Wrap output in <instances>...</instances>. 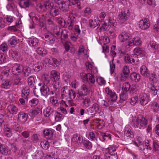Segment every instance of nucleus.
Here are the masks:
<instances>
[{
    "instance_id": "nucleus-1",
    "label": "nucleus",
    "mask_w": 159,
    "mask_h": 159,
    "mask_svg": "<svg viewBox=\"0 0 159 159\" xmlns=\"http://www.w3.org/2000/svg\"><path fill=\"white\" fill-rule=\"evenodd\" d=\"M45 77L43 78L42 85L40 88L41 95L45 97H47L48 95L51 94L57 95V93L59 90H57V91H55V88H53V89H51L52 90L50 91L49 87L51 84H50V78L48 76V74H45Z\"/></svg>"
},
{
    "instance_id": "nucleus-2",
    "label": "nucleus",
    "mask_w": 159,
    "mask_h": 159,
    "mask_svg": "<svg viewBox=\"0 0 159 159\" xmlns=\"http://www.w3.org/2000/svg\"><path fill=\"white\" fill-rule=\"evenodd\" d=\"M129 35L128 34L122 33L119 36V38L121 42H124L128 39L125 43L127 48H129L133 46H140L142 43L140 38L139 37L130 38Z\"/></svg>"
},
{
    "instance_id": "nucleus-3",
    "label": "nucleus",
    "mask_w": 159,
    "mask_h": 159,
    "mask_svg": "<svg viewBox=\"0 0 159 159\" xmlns=\"http://www.w3.org/2000/svg\"><path fill=\"white\" fill-rule=\"evenodd\" d=\"M45 74H48V76L50 78V84H51L52 81V85L53 88H55L56 91L57 90H59V89L61 86V83L60 81V73L55 70H52L51 71L50 76L49 75V73L48 71H46L44 73L43 78L45 77ZM56 90H55V91Z\"/></svg>"
},
{
    "instance_id": "nucleus-4",
    "label": "nucleus",
    "mask_w": 159,
    "mask_h": 159,
    "mask_svg": "<svg viewBox=\"0 0 159 159\" xmlns=\"http://www.w3.org/2000/svg\"><path fill=\"white\" fill-rule=\"evenodd\" d=\"M148 123L147 120L142 115L133 117L132 122L134 127L139 128L140 129H144Z\"/></svg>"
},
{
    "instance_id": "nucleus-5",
    "label": "nucleus",
    "mask_w": 159,
    "mask_h": 159,
    "mask_svg": "<svg viewBox=\"0 0 159 159\" xmlns=\"http://www.w3.org/2000/svg\"><path fill=\"white\" fill-rule=\"evenodd\" d=\"M105 92L111 98L110 99H106L109 107L112 105L113 102L116 101L117 97L116 93L108 88H106Z\"/></svg>"
},
{
    "instance_id": "nucleus-6",
    "label": "nucleus",
    "mask_w": 159,
    "mask_h": 159,
    "mask_svg": "<svg viewBox=\"0 0 159 159\" xmlns=\"http://www.w3.org/2000/svg\"><path fill=\"white\" fill-rule=\"evenodd\" d=\"M51 7V3L49 1H47L43 3H39L37 5L36 9L37 11L40 12L46 11L48 9Z\"/></svg>"
},
{
    "instance_id": "nucleus-7",
    "label": "nucleus",
    "mask_w": 159,
    "mask_h": 159,
    "mask_svg": "<svg viewBox=\"0 0 159 159\" xmlns=\"http://www.w3.org/2000/svg\"><path fill=\"white\" fill-rule=\"evenodd\" d=\"M130 71L129 67L128 66H125L122 70L120 76V79L121 81H124L129 76Z\"/></svg>"
},
{
    "instance_id": "nucleus-8",
    "label": "nucleus",
    "mask_w": 159,
    "mask_h": 159,
    "mask_svg": "<svg viewBox=\"0 0 159 159\" xmlns=\"http://www.w3.org/2000/svg\"><path fill=\"white\" fill-rule=\"evenodd\" d=\"M92 73H89L88 74L82 75L83 78L86 80L90 85H92L95 82V79L94 74Z\"/></svg>"
},
{
    "instance_id": "nucleus-9",
    "label": "nucleus",
    "mask_w": 159,
    "mask_h": 159,
    "mask_svg": "<svg viewBox=\"0 0 159 159\" xmlns=\"http://www.w3.org/2000/svg\"><path fill=\"white\" fill-rule=\"evenodd\" d=\"M130 14L129 10L122 11L118 15V17L120 21L124 22L128 19Z\"/></svg>"
},
{
    "instance_id": "nucleus-10",
    "label": "nucleus",
    "mask_w": 159,
    "mask_h": 159,
    "mask_svg": "<svg viewBox=\"0 0 159 159\" xmlns=\"http://www.w3.org/2000/svg\"><path fill=\"white\" fill-rule=\"evenodd\" d=\"M24 69L23 66L19 64H16L13 66L12 69V72L15 75H19L22 72Z\"/></svg>"
},
{
    "instance_id": "nucleus-11",
    "label": "nucleus",
    "mask_w": 159,
    "mask_h": 159,
    "mask_svg": "<svg viewBox=\"0 0 159 159\" xmlns=\"http://www.w3.org/2000/svg\"><path fill=\"white\" fill-rule=\"evenodd\" d=\"M49 9L50 10L49 11V14L52 17H55L59 15L60 10L58 6H54L52 3H51V7Z\"/></svg>"
},
{
    "instance_id": "nucleus-12",
    "label": "nucleus",
    "mask_w": 159,
    "mask_h": 159,
    "mask_svg": "<svg viewBox=\"0 0 159 159\" xmlns=\"http://www.w3.org/2000/svg\"><path fill=\"white\" fill-rule=\"evenodd\" d=\"M150 26V21L148 19H142L140 20L139 22V27L142 30L147 29Z\"/></svg>"
},
{
    "instance_id": "nucleus-13",
    "label": "nucleus",
    "mask_w": 159,
    "mask_h": 159,
    "mask_svg": "<svg viewBox=\"0 0 159 159\" xmlns=\"http://www.w3.org/2000/svg\"><path fill=\"white\" fill-rule=\"evenodd\" d=\"M44 37L43 38L49 44L54 43L55 39L53 35L51 32H48L47 33L44 34Z\"/></svg>"
},
{
    "instance_id": "nucleus-14",
    "label": "nucleus",
    "mask_w": 159,
    "mask_h": 159,
    "mask_svg": "<svg viewBox=\"0 0 159 159\" xmlns=\"http://www.w3.org/2000/svg\"><path fill=\"white\" fill-rule=\"evenodd\" d=\"M139 97L140 102L142 106L146 105L150 101L149 96L145 93H142Z\"/></svg>"
},
{
    "instance_id": "nucleus-15",
    "label": "nucleus",
    "mask_w": 159,
    "mask_h": 159,
    "mask_svg": "<svg viewBox=\"0 0 159 159\" xmlns=\"http://www.w3.org/2000/svg\"><path fill=\"white\" fill-rule=\"evenodd\" d=\"M99 109V107L98 105L96 103L93 104L92 106L88 108L87 111L88 114H90L91 115H94L98 112Z\"/></svg>"
},
{
    "instance_id": "nucleus-16",
    "label": "nucleus",
    "mask_w": 159,
    "mask_h": 159,
    "mask_svg": "<svg viewBox=\"0 0 159 159\" xmlns=\"http://www.w3.org/2000/svg\"><path fill=\"white\" fill-rule=\"evenodd\" d=\"M54 131V130L52 129H46L43 132V135L46 139H51L52 138Z\"/></svg>"
},
{
    "instance_id": "nucleus-17",
    "label": "nucleus",
    "mask_w": 159,
    "mask_h": 159,
    "mask_svg": "<svg viewBox=\"0 0 159 159\" xmlns=\"http://www.w3.org/2000/svg\"><path fill=\"white\" fill-rule=\"evenodd\" d=\"M71 140L75 144L78 145L82 142L83 139L82 136L78 134H75L73 135Z\"/></svg>"
},
{
    "instance_id": "nucleus-18",
    "label": "nucleus",
    "mask_w": 159,
    "mask_h": 159,
    "mask_svg": "<svg viewBox=\"0 0 159 159\" xmlns=\"http://www.w3.org/2000/svg\"><path fill=\"white\" fill-rule=\"evenodd\" d=\"M85 66L87 71L89 73L92 74H96L98 73V70L96 67L93 66L89 62L85 63Z\"/></svg>"
},
{
    "instance_id": "nucleus-19",
    "label": "nucleus",
    "mask_w": 159,
    "mask_h": 159,
    "mask_svg": "<svg viewBox=\"0 0 159 159\" xmlns=\"http://www.w3.org/2000/svg\"><path fill=\"white\" fill-rule=\"evenodd\" d=\"M116 148L115 146L110 145L108 148L106 149L104 153H109L111 156H115L117 154V152H116Z\"/></svg>"
},
{
    "instance_id": "nucleus-20",
    "label": "nucleus",
    "mask_w": 159,
    "mask_h": 159,
    "mask_svg": "<svg viewBox=\"0 0 159 159\" xmlns=\"http://www.w3.org/2000/svg\"><path fill=\"white\" fill-rule=\"evenodd\" d=\"M124 134L127 137L131 138L134 136V133L132 130L131 127L129 125H126L124 130Z\"/></svg>"
},
{
    "instance_id": "nucleus-21",
    "label": "nucleus",
    "mask_w": 159,
    "mask_h": 159,
    "mask_svg": "<svg viewBox=\"0 0 159 159\" xmlns=\"http://www.w3.org/2000/svg\"><path fill=\"white\" fill-rule=\"evenodd\" d=\"M28 83L29 86L30 88L34 87L33 92L35 95L37 96V89L34 86L35 80L34 77L32 76H30L28 78Z\"/></svg>"
},
{
    "instance_id": "nucleus-22",
    "label": "nucleus",
    "mask_w": 159,
    "mask_h": 159,
    "mask_svg": "<svg viewBox=\"0 0 159 159\" xmlns=\"http://www.w3.org/2000/svg\"><path fill=\"white\" fill-rule=\"evenodd\" d=\"M159 48V45L157 43L154 41H151L148 44V48L150 51H154L158 49Z\"/></svg>"
},
{
    "instance_id": "nucleus-23",
    "label": "nucleus",
    "mask_w": 159,
    "mask_h": 159,
    "mask_svg": "<svg viewBox=\"0 0 159 159\" xmlns=\"http://www.w3.org/2000/svg\"><path fill=\"white\" fill-rule=\"evenodd\" d=\"M17 120L21 123L25 122L27 119V114L23 112H20L18 114Z\"/></svg>"
},
{
    "instance_id": "nucleus-24",
    "label": "nucleus",
    "mask_w": 159,
    "mask_h": 159,
    "mask_svg": "<svg viewBox=\"0 0 159 159\" xmlns=\"http://www.w3.org/2000/svg\"><path fill=\"white\" fill-rule=\"evenodd\" d=\"M140 71L141 75L144 77H148L149 76L148 70L145 65H143L140 67Z\"/></svg>"
},
{
    "instance_id": "nucleus-25",
    "label": "nucleus",
    "mask_w": 159,
    "mask_h": 159,
    "mask_svg": "<svg viewBox=\"0 0 159 159\" xmlns=\"http://www.w3.org/2000/svg\"><path fill=\"white\" fill-rule=\"evenodd\" d=\"M10 55L13 59L18 61L20 59L21 54L20 53L16 51H11L10 52Z\"/></svg>"
},
{
    "instance_id": "nucleus-26",
    "label": "nucleus",
    "mask_w": 159,
    "mask_h": 159,
    "mask_svg": "<svg viewBox=\"0 0 159 159\" xmlns=\"http://www.w3.org/2000/svg\"><path fill=\"white\" fill-rule=\"evenodd\" d=\"M75 17L73 16V15H71L69 17V19L67 20L68 25V29L70 30H72L73 28L74 24V21Z\"/></svg>"
},
{
    "instance_id": "nucleus-27",
    "label": "nucleus",
    "mask_w": 159,
    "mask_h": 159,
    "mask_svg": "<svg viewBox=\"0 0 159 159\" xmlns=\"http://www.w3.org/2000/svg\"><path fill=\"white\" fill-rule=\"evenodd\" d=\"M8 111L12 114H16L18 111V108L15 106L13 105H9L7 107Z\"/></svg>"
},
{
    "instance_id": "nucleus-28",
    "label": "nucleus",
    "mask_w": 159,
    "mask_h": 159,
    "mask_svg": "<svg viewBox=\"0 0 159 159\" xmlns=\"http://www.w3.org/2000/svg\"><path fill=\"white\" fill-rule=\"evenodd\" d=\"M43 64L41 62H38L34 64L33 69L35 71H39L41 70L43 67Z\"/></svg>"
},
{
    "instance_id": "nucleus-29",
    "label": "nucleus",
    "mask_w": 159,
    "mask_h": 159,
    "mask_svg": "<svg viewBox=\"0 0 159 159\" xmlns=\"http://www.w3.org/2000/svg\"><path fill=\"white\" fill-rule=\"evenodd\" d=\"M30 90L29 87L26 86L22 90V96L25 99H28L29 96Z\"/></svg>"
},
{
    "instance_id": "nucleus-30",
    "label": "nucleus",
    "mask_w": 159,
    "mask_h": 159,
    "mask_svg": "<svg viewBox=\"0 0 159 159\" xmlns=\"http://www.w3.org/2000/svg\"><path fill=\"white\" fill-rule=\"evenodd\" d=\"M30 5L29 0H21L19 2V5L22 8L28 7Z\"/></svg>"
},
{
    "instance_id": "nucleus-31",
    "label": "nucleus",
    "mask_w": 159,
    "mask_h": 159,
    "mask_svg": "<svg viewBox=\"0 0 159 159\" xmlns=\"http://www.w3.org/2000/svg\"><path fill=\"white\" fill-rule=\"evenodd\" d=\"M70 89L67 86L64 87L61 90V95L62 98H66L68 97Z\"/></svg>"
},
{
    "instance_id": "nucleus-32",
    "label": "nucleus",
    "mask_w": 159,
    "mask_h": 159,
    "mask_svg": "<svg viewBox=\"0 0 159 159\" xmlns=\"http://www.w3.org/2000/svg\"><path fill=\"white\" fill-rule=\"evenodd\" d=\"M58 5L59 6L58 7L59 8V10L60 9L64 12H68L69 10L68 5H66L64 2H62Z\"/></svg>"
},
{
    "instance_id": "nucleus-33",
    "label": "nucleus",
    "mask_w": 159,
    "mask_h": 159,
    "mask_svg": "<svg viewBox=\"0 0 159 159\" xmlns=\"http://www.w3.org/2000/svg\"><path fill=\"white\" fill-rule=\"evenodd\" d=\"M130 78L132 81L137 82L140 80V75L139 74L132 73L130 75Z\"/></svg>"
},
{
    "instance_id": "nucleus-34",
    "label": "nucleus",
    "mask_w": 159,
    "mask_h": 159,
    "mask_svg": "<svg viewBox=\"0 0 159 159\" xmlns=\"http://www.w3.org/2000/svg\"><path fill=\"white\" fill-rule=\"evenodd\" d=\"M28 42V44L31 46L33 47H37L39 42L38 40L36 38H30L29 39Z\"/></svg>"
},
{
    "instance_id": "nucleus-35",
    "label": "nucleus",
    "mask_w": 159,
    "mask_h": 159,
    "mask_svg": "<svg viewBox=\"0 0 159 159\" xmlns=\"http://www.w3.org/2000/svg\"><path fill=\"white\" fill-rule=\"evenodd\" d=\"M11 84V82L8 80H3L2 81L1 87L5 89L9 88Z\"/></svg>"
},
{
    "instance_id": "nucleus-36",
    "label": "nucleus",
    "mask_w": 159,
    "mask_h": 159,
    "mask_svg": "<svg viewBox=\"0 0 159 159\" xmlns=\"http://www.w3.org/2000/svg\"><path fill=\"white\" fill-rule=\"evenodd\" d=\"M37 52L39 55L42 57L45 56L47 54V50L43 47H39L37 49Z\"/></svg>"
},
{
    "instance_id": "nucleus-37",
    "label": "nucleus",
    "mask_w": 159,
    "mask_h": 159,
    "mask_svg": "<svg viewBox=\"0 0 159 159\" xmlns=\"http://www.w3.org/2000/svg\"><path fill=\"white\" fill-rule=\"evenodd\" d=\"M48 62L50 64L54 66H58L60 65V62L56 59L54 58H50L48 60Z\"/></svg>"
},
{
    "instance_id": "nucleus-38",
    "label": "nucleus",
    "mask_w": 159,
    "mask_h": 159,
    "mask_svg": "<svg viewBox=\"0 0 159 159\" xmlns=\"http://www.w3.org/2000/svg\"><path fill=\"white\" fill-rule=\"evenodd\" d=\"M44 116L46 117L49 116L52 113L54 114L53 110L50 107H48L44 110L43 112Z\"/></svg>"
},
{
    "instance_id": "nucleus-39",
    "label": "nucleus",
    "mask_w": 159,
    "mask_h": 159,
    "mask_svg": "<svg viewBox=\"0 0 159 159\" xmlns=\"http://www.w3.org/2000/svg\"><path fill=\"white\" fill-rule=\"evenodd\" d=\"M106 16V13L104 12L100 13L99 14L97 15V18L99 21L101 22H104L105 23L106 20L105 21L104 18Z\"/></svg>"
},
{
    "instance_id": "nucleus-40",
    "label": "nucleus",
    "mask_w": 159,
    "mask_h": 159,
    "mask_svg": "<svg viewBox=\"0 0 159 159\" xmlns=\"http://www.w3.org/2000/svg\"><path fill=\"white\" fill-rule=\"evenodd\" d=\"M50 99V102L53 106L56 107L58 105L59 102L56 96L51 97Z\"/></svg>"
},
{
    "instance_id": "nucleus-41",
    "label": "nucleus",
    "mask_w": 159,
    "mask_h": 159,
    "mask_svg": "<svg viewBox=\"0 0 159 159\" xmlns=\"http://www.w3.org/2000/svg\"><path fill=\"white\" fill-rule=\"evenodd\" d=\"M17 43V39L16 37L12 36L8 41V44L11 46H14Z\"/></svg>"
},
{
    "instance_id": "nucleus-42",
    "label": "nucleus",
    "mask_w": 159,
    "mask_h": 159,
    "mask_svg": "<svg viewBox=\"0 0 159 159\" xmlns=\"http://www.w3.org/2000/svg\"><path fill=\"white\" fill-rule=\"evenodd\" d=\"M132 58L133 55H129L128 54H125V55L124 60L126 63L129 64H132Z\"/></svg>"
},
{
    "instance_id": "nucleus-43",
    "label": "nucleus",
    "mask_w": 159,
    "mask_h": 159,
    "mask_svg": "<svg viewBox=\"0 0 159 159\" xmlns=\"http://www.w3.org/2000/svg\"><path fill=\"white\" fill-rule=\"evenodd\" d=\"M14 3L15 2H8V3L6 7L8 10L12 11H14L16 8Z\"/></svg>"
},
{
    "instance_id": "nucleus-44",
    "label": "nucleus",
    "mask_w": 159,
    "mask_h": 159,
    "mask_svg": "<svg viewBox=\"0 0 159 159\" xmlns=\"http://www.w3.org/2000/svg\"><path fill=\"white\" fill-rule=\"evenodd\" d=\"M101 135L104 140L108 141L111 140V135L107 133L102 132Z\"/></svg>"
},
{
    "instance_id": "nucleus-45",
    "label": "nucleus",
    "mask_w": 159,
    "mask_h": 159,
    "mask_svg": "<svg viewBox=\"0 0 159 159\" xmlns=\"http://www.w3.org/2000/svg\"><path fill=\"white\" fill-rule=\"evenodd\" d=\"M31 69L29 67H24V69L23 70V74L24 76L27 77L29 76L31 73Z\"/></svg>"
},
{
    "instance_id": "nucleus-46",
    "label": "nucleus",
    "mask_w": 159,
    "mask_h": 159,
    "mask_svg": "<svg viewBox=\"0 0 159 159\" xmlns=\"http://www.w3.org/2000/svg\"><path fill=\"white\" fill-rule=\"evenodd\" d=\"M8 149L7 147L2 144L0 147V152L1 154L6 155L8 154Z\"/></svg>"
},
{
    "instance_id": "nucleus-47",
    "label": "nucleus",
    "mask_w": 159,
    "mask_h": 159,
    "mask_svg": "<svg viewBox=\"0 0 159 159\" xmlns=\"http://www.w3.org/2000/svg\"><path fill=\"white\" fill-rule=\"evenodd\" d=\"M4 133L5 136L10 137L12 135V131L9 128L6 127L4 129Z\"/></svg>"
},
{
    "instance_id": "nucleus-48",
    "label": "nucleus",
    "mask_w": 159,
    "mask_h": 159,
    "mask_svg": "<svg viewBox=\"0 0 159 159\" xmlns=\"http://www.w3.org/2000/svg\"><path fill=\"white\" fill-rule=\"evenodd\" d=\"M54 115L55 117V120L56 122L60 121L63 119L62 115L56 111H54Z\"/></svg>"
},
{
    "instance_id": "nucleus-49",
    "label": "nucleus",
    "mask_w": 159,
    "mask_h": 159,
    "mask_svg": "<svg viewBox=\"0 0 159 159\" xmlns=\"http://www.w3.org/2000/svg\"><path fill=\"white\" fill-rule=\"evenodd\" d=\"M68 97L70 99V101H72L76 96V93L75 91L72 89H70Z\"/></svg>"
},
{
    "instance_id": "nucleus-50",
    "label": "nucleus",
    "mask_w": 159,
    "mask_h": 159,
    "mask_svg": "<svg viewBox=\"0 0 159 159\" xmlns=\"http://www.w3.org/2000/svg\"><path fill=\"white\" fill-rule=\"evenodd\" d=\"M70 78L71 76L67 72L64 73L62 75V78L65 82L67 83L70 82Z\"/></svg>"
},
{
    "instance_id": "nucleus-51",
    "label": "nucleus",
    "mask_w": 159,
    "mask_h": 159,
    "mask_svg": "<svg viewBox=\"0 0 159 159\" xmlns=\"http://www.w3.org/2000/svg\"><path fill=\"white\" fill-rule=\"evenodd\" d=\"M62 30L60 26H56L54 27L53 31L55 34L59 36L60 35V33Z\"/></svg>"
},
{
    "instance_id": "nucleus-52",
    "label": "nucleus",
    "mask_w": 159,
    "mask_h": 159,
    "mask_svg": "<svg viewBox=\"0 0 159 159\" xmlns=\"http://www.w3.org/2000/svg\"><path fill=\"white\" fill-rule=\"evenodd\" d=\"M130 88V85L128 82H125L123 84L122 89L124 92H127Z\"/></svg>"
},
{
    "instance_id": "nucleus-53",
    "label": "nucleus",
    "mask_w": 159,
    "mask_h": 159,
    "mask_svg": "<svg viewBox=\"0 0 159 159\" xmlns=\"http://www.w3.org/2000/svg\"><path fill=\"white\" fill-rule=\"evenodd\" d=\"M139 86L137 85H133L130 89V93L133 94L136 92H139Z\"/></svg>"
},
{
    "instance_id": "nucleus-54",
    "label": "nucleus",
    "mask_w": 159,
    "mask_h": 159,
    "mask_svg": "<svg viewBox=\"0 0 159 159\" xmlns=\"http://www.w3.org/2000/svg\"><path fill=\"white\" fill-rule=\"evenodd\" d=\"M151 107L154 111L155 112H157L159 111V105L157 102H153L152 104Z\"/></svg>"
},
{
    "instance_id": "nucleus-55",
    "label": "nucleus",
    "mask_w": 159,
    "mask_h": 159,
    "mask_svg": "<svg viewBox=\"0 0 159 159\" xmlns=\"http://www.w3.org/2000/svg\"><path fill=\"white\" fill-rule=\"evenodd\" d=\"M139 102V98L137 96L131 98L129 99V103L132 106H134Z\"/></svg>"
},
{
    "instance_id": "nucleus-56",
    "label": "nucleus",
    "mask_w": 159,
    "mask_h": 159,
    "mask_svg": "<svg viewBox=\"0 0 159 159\" xmlns=\"http://www.w3.org/2000/svg\"><path fill=\"white\" fill-rule=\"evenodd\" d=\"M29 115L31 117H34L36 116H37L38 115H41V113H40L39 112L38 110H31L29 112Z\"/></svg>"
},
{
    "instance_id": "nucleus-57",
    "label": "nucleus",
    "mask_w": 159,
    "mask_h": 159,
    "mask_svg": "<svg viewBox=\"0 0 159 159\" xmlns=\"http://www.w3.org/2000/svg\"><path fill=\"white\" fill-rule=\"evenodd\" d=\"M134 53L137 56L139 55L144 53V50L142 48L139 47H137L134 50Z\"/></svg>"
},
{
    "instance_id": "nucleus-58",
    "label": "nucleus",
    "mask_w": 159,
    "mask_h": 159,
    "mask_svg": "<svg viewBox=\"0 0 159 159\" xmlns=\"http://www.w3.org/2000/svg\"><path fill=\"white\" fill-rule=\"evenodd\" d=\"M40 145L42 148L44 149L47 150L49 147V143L46 140L42 141L41 142Z\"/></svg>"
},
{
    "instance_id": "nucleus-59",
    "label": "nucleus",
    "mask_w": 159,
    "mask_h": 159,
    "mask_svg": "<svg viewBox=\"0 0 159 159\" xmlns=\"http://www.w3.org/2000/svg\"><path fill=\"white\" fill-rule=\"evenodd\" d=\"M83 143L87 148L90 149L92 147V143L89 140H84L83 142Z\"/></svg>"
},
{
    "instance_id": "nucleus-60",
    "label": "nucleus",
    "mask_w": 159,
    "mask_h": 159,
    "mask_svg": "<svg viewBox=\"0 0 159 159\" xmlns=\"http://www.w3.org/2000/svg\"><path fill=\"white\" fill-rule=\"evenodd\" d=\"M70 3L73 5H76L79 9H81L80 7V3L78 0H68Z\"/></svg>"
},
{
    "instance_id": "nucleus-61",
    "label": "nucleus",
    "mask_w": 159,
    "mask_h": 159,
    "mask_svg": "<svg viewBox=\"0 0 159 159\" xmlns=\"http://www.w3.org/2000/svg\"><path fill=\"white\" fill-rule=\"evenodd\" d=\"M98 24L95 20H89V25L90 28L93 29L98 26Z\"/></svg>"
},
{
    "instance_id": "nucleus-62",
    "label": "nucleus",
    "mask_w": 159,
    "mask_h": 159,
    "mask_svg": "<svg viewBox=\"0 0 159 159\" xmlns=\"http://www.w3.org/2000/svg\"><path fill=\"white\" fill-rule=\"evenodd\" d=\"M83 103L85 107H87L90 106L91 104V101L89 98L86 97L84 99Z\"/></svg>"
},
{
    "instance_id": "nucleus-63",
    "label": "nucleus",
    "mask_w": 159,
    "mask_h": 159,
    "mask_svg": "<svg viewBox=\"0 0 159 159\" xmlns=\"http://www.w3.org/2000/svg\"><path fill=\"white\" fill-rule=\"evenodd\" d=\"M39 102V100L37 98H33L29 101L30 105L32 107L36 106Z\"/></svg>"
},
{
    "instance_id": "nucleus-64",
    "label": "nucleus",
    "mask_w": 159,
    "mask_h": 159,
    "mask_svg": "<svg viewBox=\"0 0 159 159\" xmlns=\"http://www.w3.org/2000/svg\"><path fill=\"white\" fill-rule=\"evenodd\" d=\"M138 56L134 54L133 55V58L132 61V64L133 65L137 64L139 61V60L138 58Z\"/></svg>"
}]
</instances>
